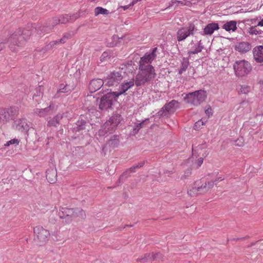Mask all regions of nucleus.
I'll return each instance as SVG.
<instances>
[{
  "label": "nucleus",
  "instance_id": "1",
  "mask_svg": "<svg viewBox=\"0 0 263 263\" xmlns=\"http://www.w3.org/2000/svg\"><path fill=\"white\" fill-rule=\"evenodd\" d=\"M61 24L59 17H55L49 20L45 25L42 26L37 24L35 26L28 25L26 29L22 30L19 28L11 34L8 39L7 43L9 48L12 52H17L24 44L25 41L34 32L42 34L50 33L53 27L58 24Z\"/></svg>",
  "mask_w": 263,
  "mask_h": 263
},
{
  "label": "nucleus",
  "instance_id": "2",
  "mask_svg": "<svg viewBox=\"0 0 263 263\" xmlns=\"http://www.w3.org/2000/svg\"><path fill=\"white\" fill-rule=\"evenodd\" d=\"M156 76L155 70L152 65H139V71L135 78V84L137 86H141L154 79Z\"/></svg>",
  "mask_w": 263,
  "mask_h": 263
},
{
  "label": "nucleus",
  "instance_id": "3",
  "mask_svg": "<svg viewBox=\"0 0 263 263\" xmlns=\"http://www.w3.org/2000/svg\"><path fill=\"white\" fill-rule=\"evenodd\" d=\"M59 217L63 219V222L65 223H70L74 218L80 217L84 218L85 214L84 211L80 209H68L67 208H61L59 213Z\"/></svg>",
  "mask_w": 263,
  "mask_h": 263
},
{
  "label": "nucleus",
  "instance_id": "4",
  "mask_svg": "<svg viewBox=\"0 0 263 263\" xmlns=\"http://www.w3.org/2000/svg\"><path fill=\"white\" fill-rule=\"evenodd\" d=\"M207 97V93L204 90H199L193 92L189 93L184 98L186 102L194 105H199L204 102Z\"/></svg>",
  "mask_w": 263,
  "mask_h": 263
},
{
  "label": "nucleus",
  "instance_id": "5",
  "mask_svg": "<svg viewBox=\"0 0 263 263\" xmlns=\"http://www.w3.org/2000/svg\"><path fill=\"white\" fill-rule=\"evenodd\" d=\"M18 114L17 107L10 108H0V124H5L11 120H13Z\"/></svg>",
  "mask_w": 263,
  "mask_h": 263
},
{
  "label": "nucleus",
  "instance_id": "6",
  "mask_svg": "<svg viewBox=\"0 0 263 263\" xmlns=\"http://www.w3.org/2000/svg\"><path fill=\"white\" fill-rule=\"evenodd\" d=\"M233 68L235 74L238 77L245 76L252 70L250 63L245 60L236 61L233 64Z\"/></svg>",
  "mask_w": 263,
  "mask_h": 263
},
{
  "label": "nucleus",
  "instance_id": "7",
  "mask_svg": "<svg viewBox=\"0 0 263 263\" xmlns=\"http://www.w3.org/2000/svg\"><path fill=\"white\" fill-rule=\"evenodd\" d=\"M223 178L220 177L213 180H208L205 179H201L196 181V184L197 186L200 194L205 193L209 191L213 187L215 182L222 181Z\"/></svg>",
  "mask_w": 263,
  "mask_h": 263
},
{
  "label": "nucleus",
  "instance_id": "8",
  "mask_svg": "<svg viewBox=\"0 0 263 263\" xmlns=\"http://www.w3.org/2000/svg\"><path fill=\"white\" fill-rule=\"evenodd\" d=\"M115 100V92H108L100 100L99 108L101 110H106L111 108L113 102Z\"/></svg>",
  "mask_w": 263,
  "mask_h": 263
},
{
  "label": "nucleus",
  "instance_id": "9",
  "mask_svg": "<svg viewBox=\"0 0 263 263\" xmlns=\"http://www.w3.org/2000/svg\"><path fill=\"white\" fill-rule=\"evenodd\" d=\"M195 26L193 23H190L187 26L178 29L177 32L176 37L177 40L180 42L184 40L190 35H193Z\"/></svg>",
  "mask_w": 263,
  "mask_h": 263
},
{
  "label": "nucleus",
  "instance_id": "10",
  "mask_svg": "<svg viewBox=\"0 0 263 263\" xmlns=\"http://www.w3.org/2000/svg\"><path fill=\"white\" fill-rule=\"evenodd\" d=\"M13 126L20 132L27 134L30 128H32V124L25 118H21L14 121Z\"/></svg>",
  "mask_w": 263,
  "mask_h": 263
},
{
  "label": "nucleus",
  "instance_id": "11",
  "mask_svg": "<svg viewBox=\"0 0 263 263\" xmlns=\"http://www.w3.org/2000/svg\"><path fill=\"white\" fill-rule=\"evenodd\" d=\"M33 230L35 236L40 242L43 243L48 240L50 233L48 230L44 229L41 226L35 227Z\"/></svg>",
  "mask_w": 263,
  "mask_h": 263
},
{
  "label": "nucleus",
  "instance_id": "12",
  "mask_svg": "<svg viewBox=\"0 0 263 263\" xmlns=\"http://www.w3.org/2000/svg\"><path fill=\"white\" fill-rule=\"evenodd\" d=\"M157 48H155L151 53L145 54L143 57L141 58L139 65L147 66V64L151 63L156 58L155 52Z\"/></svg>",
  "mask_w": 263,
  "mask_h": 263
},
{
  "label": "nucleus",
  "instance_id": "13",
  "mask_svg": "<svg viewBox=\"0 0 263 263\" xmlns=\"http://www.w3.org/2000/svg\"><path fill=\"white\" fill-rule=\"evenodd\" d=\"M193 151L195 153H197L198 156L201 155V157L202 156L205 158L209 155L210 153L208 145L205 142L198 145L194 149H193Z\"/></svg>",
  "mask_w": 263,
  "mask_h": 263
},
{
  "label": "nucleus",
  "instance_id": "14",
  "mask_svg": "<svg viewBox=\"0 0 263 263\" xmlns=\"http://www.w3.org/2000/svg\"><path fill=\"white\" fill-rule=\"evenodd\" d=\"M103 80L97 79L92 80L89 83L88 89L91 93H93L99 90L103 85Z\"/></svg>",
  "mask_w": 263,
  "mask_h": 263
},
{
  "label": "nucleus",
  "instance_id": "15",
  "mask_svg": "<svg viewBox=\"0 0 263 263\" xmlns=\"http://www.w3.org/2000/svg\"><path fill=\"white\" fill-rule=\"evenodd\" d=\"M80 16V12L72 15L65 14L59 17L61 24H66L68 22H73Z\"/></svg>",
  "mask_w": 263,
  "mask_h": 263
},
{
  "label": "nucleus",
  "instance_id": "16",
  "mask_svg": "<svg viewBox=\"0 0 263 263\" xmlns=\"http://www.w3.org/2000/svg\"><path fill=\"white\" fill-rule=\"evenodd\" d=\"M115 117L112 116L104 124V128L106 133L109 134L114 133L115 132Z\"/></svg>",
  "mask_w": 263,
  "mask_h": 263
},
{
  "label": "nucleus",
  "instance_id": "17",
  "mask_svg": "<svg viewBox=\"0 0 263 263\" xmlns=\"http://www.w3.org/2000/svg\"><path fill=\"white\" fill-rule=\"evenodd\" d=\"M254 59L258 63H263V46H259L253 49Z\"/></svg>",
  "mask_w": 263,
  "mask_h": 263
},
{
  "label": "nucleus",
  "instance_id": "18",
  "mask_svg": "<svg viewBox=\"0 0 263 263\" xmlns=\"http://www.w3.org/2000/svg\"><path fill=\"white\" fill-rule=\"evenodd\" d=\"M235 49L239 52L245 53L251 49V46L247 42H242L237 43L235 45Z\"/></svg>",
  "mask_w": 263,
  "mask_h": 263
},
{
  "label": "nucleus",
  "instance_id": "19",
  "mask_svg": "<svg viewBox=\"0 0 263 263\" xmlns=\"http://www.w3.org/2000/svg\"><path fill=\"white\" fill-rule=\"evenodd\" d=\"M219 28V26L217 23H210L205 27L203 29V32L205 35H211L215 30H217Z\"/></svg>",
  "mask_w": 263,
  "mask_h": 263
},
{
  "label": "nucleus",
  "instance_id": "20",
  "mask_svg": "<svg viewBox=\"0 0 263 263\" xmlns=\"http://www.w3.org/2000/svg\"><path fill=\"white\" fill-rule=\"evenodd\" d=\"M134 85V81L133 80L129 82L121 84L120 86L119 92L118 93L116 92V98L118 97L119 95H121V94L125 92L126 91H127L128 89L130 88Z\"/></svg>",
  "mask_w": 263,
  "mask_h": 263
},
{
  "label": "nucleus",
  "instance_id": "21",
  "mask_svg": "<svg viewBox=\"0 0 263 263\" xmlns=\"http://www.w3.org/2000/svg\"><path fill=\"white\" fill-rule=\"evenodd\" d=\"M178 106V102L175 100H172L168 104H166L162 108L165 109L167 112L171 113L173 112Z\"/></svg>",
  "mask_w": 263,
  "mask_h": 263
},
{
  "label": "nucleus",
  "instance_id": "22",
  "mask_svg": "<svg viewBox=\"0 0 263 263\" xmlns=\"http://www.w3.org/2000/svg\"><path fill=\"white\" fill-rule=\"evenodd\" d=\"M236 24L237 23L236 21H230L227 22L224 24H223L222 28L227 31H235L237 29Z\"/></svg>",
  "mask_w": 263,
  "mask_h": 263
},
{
  "label": "nucleus",
  "instance_id": "23",
  "mask_svg": "<svg viewBox=\"0 0 263 263\" xmlns=\"http://www.w3.org/2000/svg\"><path fill=\"white\" fill-rule=\"evenodd\" d=\"M51 108V105H50L49 106L45 108H35L33 110V112L34 114L40 116V117H45L47 116Z\"/></svg>",
  "mask_w": 263,
  "mask_h": 263
},
{
  "label": "nucleus",
  "instance_id": "24",
  "mask_svg": "<svg viewBox=\"0 0 263 263\" xmlns=\"http://www.w3.org/2000/svg\"><path fill=\"white\" fill-rule=\"evenodd\" d=\"M187 194L191 196H195L200 194L199 190L196 184V181L189 187Z\"/></svg>",
  "mask_w": 263,
  "mask_h": 263
},
{
  "label": "nucleus",
  "instance_id": "25",
  "mask_svg": "<svg viewBox=\"0 0 263 263\" xmlns=\"http://www.w3.org/2000/svg\"><path fill=\"white\" fill-rule=\"evenodd\" d=\"M62 118V116L58 115L55 116L53 119H51L48 122V126H57L59 124L60 120Z\"/></svg>",
  "mask_w": 263,
  "mask_h": 263
},
{
  "label": "nucleus",
  "instance_id": "26",
  "mask_svg": "<svg viewBox=\"0 0 263 263\" xmlns=\"http://www.w3.org/2000/svg\"><path fill=\"white\" fill-rule=\"evenodd\" d=\"M109 13L108 10L101 7H97L95 9V15L98 16L99 14L107 15Z\"/></svg>",
  "mask_w": 263,
  "mask_h": 263
},
{
  "label": "nucleus",
  "instance_id": "27",
  "mask_svg": "<svg viewBox=\"0 0 263 263\" xmlns=\"http://www.w3.org/2000/svg\"><path fill=\"white\" fill-rule=\"evenodd\" d=\"M107 83L108 86H112L115 83V73L114 71L112 72L107 78Z\"/></svg>",
  "mask_w": 263,
  "mask_h": 263
},
{
  "label": "nucleus",
  "instance_id": "28",
  "mask_svg": "<svg viewBox=\"0 0 263 263\" xmlns=\"http://www.w3.org/2000/svg\"><path fill=\"white\" fill-rule=\"evenodd\" d=\"M73 35V34L71 32L65 33L63 34V37L61 39L59 40V42H60L61 44H64L68 39H70L72 36Z\"/></svg>",
  "mask_w": 263,
  "mask_h": 263
},
{
  "label": "nucleus",
  "instance_id": "29",
  "mask_svg": "<svg viewBox=\"0 0 263 263\" xmlns=\"http://www.w3.org/2000/svg\"><path fill=\"white\" fill-rule=\"evenodd\" d=\"M137 3V0H133L131 3H130L129 5L124 6H119L117 10L120 13L121 12L122 10L125 11L128 9L130 7L133 6L134 5H135Z\"/></svg>",
  "mask_w": 263,
  "mask_h": 263
},
{
  "label": "nucleus",
  "instance_id": "30",
  "mask_svg": "<svg viewBox=\"0 0 263 263\" xmlns=\"http://www.w3.org/2000/svg\"><path fill=\"white\" fill-rule=\"evenodd\" d=\"M86 122L84 120H79L76 123L77 125V130H83L85 128Z\"/></svg>",
  "mask_w": 263,
  "mask_h": 263
},
{
  "label": "nucleus",
  "instance_id": "31",
  "mask_svg": "<svg viewBox=\"0 0 263 263\" xmlns=\"http://www.w3.org/2000/svg\"><path fill=\"white\" fill-rule=\"evenodd\" d=\"M204 158L205 157L202 156L196 160L193 164L194 166L196 168L200 167L203 164Z\"/></svg>",
  "mask_w": 263,
  "mask_h": 263
},
{
  "label": "nucleus",
  "instance_id": "32",
  "mask_svg": "<svg viewBox=\"0 0 263 263\" xmlns=\"http://www.w3.org/2000/svg\"><path fill=\"white\" fill-rule=\"evenodd\" d=\"M250 87L247 85H242L239 92L242 94H248L250 91Z\"/></svg>",
  "mask_w": 263,
  "mask_h": 263
},
{
  "label": "nucleus",
  "instance_id": "33",
  "mask_svg": "<svg viewBox=\"0 0 263 263\" xmlns=\"http://www.w3.org/2000/svg\"><path fill=\"white\" fill-rule=\"evenodd\" d=\"M144 163V161L139 162L138 164L130 167L129 170L130 172H135L137 169L142 167Z\"/></svg>",
  "mask_w": 263,
  "mask_h": 263
},
{
  "label": "nucleus",
  "instance_id": "34",
  "mask_svg": "<svg viewBox=\"0 0 263 263\" xmlns=\"http://www.w3.org/2000/svg\"><path fill=\"white\" fill-rule=\"evenodd\" d=\"M69 91H70L69 89H68V87L66 85H64V84H62L60 85L59 88L58 89V90L57 91V93L62 92V93H66L68 92Z\"/></svg>",
  "mask_w": 263,
  "mask_h": 263
},
{
  "label": "nucleus",
  "instance_id": "35",
  "mask_svg": "<svg viewBox=\"0 0 263 263\" xmlns=\"http://www.w3.org/2000/svg\"><path fill=\"white\" fill-rule=\"evenodd\" d=\"M59 44H61L60 42H59V40L51 41L47 45L46 48H47V49H51L52 48L56 47Z\"/></svg>",
  "mask_w": 263,
  "mask_h": 263
},
{
  "label": "nucleus",
  "instance_id": "36",
  "mask_svg": "<svg viewBox=\"0 0 263 263\" xmlns=\"http://www.w3.org/2000/svg\"><path fill=\"white\" fill-rule=\"evenodd\" d=\"M204 125V122L201 119L196 122L194 125V129L199 130Z\"/></svg>",
  "mask_w": 263,
  "mask_h": 263
},
{
  "label": "nucleus",
  "instance_id": "37",
  "mask_svg": "<svg viewBox=\"0 0 263 263\" xmlns=\"http://www.w3.org/2000/svg\"><path fill=\"white\" fill-rule=\"evenodd\" d=\"M202 47L200 45H198L195 48L192 50H191L189 52L190 55L195 54L198 53L202 51Z\"/></svg>",
  "mask_w": 263,
  "mask_h": 263
},
{
  "label": "nucleus",
  "instance_id": "38",
  "mask_svg": "<svg viewBox=\"0 0 263 263\" xmlns=\"http://www.w3.org/2000/svg\"><path fill=\"white\" fill-rule=\"evenodd\" d=\"M19 143V141L17 139H13L9 141H8L6 144H5V146H8L10 144H16L17 145Z\"/></svg>",
  "mask_w": 263,
  "mask_h": 263
},
{
  "label": "nucleus",
  "instance_id": "39",
  "mask_svg": "<svg viewBox=\"0 0 263 263\" xmlns=\"http://www.w3.org/2000/svg\"><path fill=\"white\" fill-rule=\"evenodd\" d=\"M178 5H180V6H190L192 5V3L191 2L187 1V0H182L181 1H178Z\"/></svg>",
  "mask_w": 263,
  "mask_h": 263
},
{
  "label": "nucleus",
  "instance_id": "40",
  "mask_svg": "<svg viewBox=\"0 0 263 263\" xmlns=\"http://www.w3.org/2000/svg\"><path fill=\"white\" fill-rule=\"evenodd\" d=\"M36 93H34V95L33 96V99L36 100L35 98L37 97H40V96H42V93L41 92V87L40 86L39 87L36 89Z\"/></svg>",
  "mask_w": 263,
  "mask_h": 263
},
{
  "label": "nucleus",
  "instance_id": "41",
  "mask_svg": "<svg viewBox=\"0 0 263 263\" xmlns=\"http://www.w3.org/2000/svg\"><path fill=\"white\" fill-rule=\"evenodd\" d=\"M248 32L250 34H255L257 35L258 33V31L255 27H251L249 28Z\"/></svg>",
  "mask_w": 263,
  "mask_h": 263
},
{
  "label": "nucleus",
  "instance_id": "42",
  "mask_svg": "<svg viewBox=\"0 0 263 263\" xmlns=\"http://www.w3.org/2000/svg\"><path fill=\"white\" fill-rule=\"evenodd\" d=\"M191 174V171L190 170H186L183 175H182L181 177L182 180L185 179L187 177H189Z\"/></svg>",
  "mask_w": 263,
  "mask_h": 263
},
{
  "label": "nucleus",
  "instance_id": "43",
  "mask_svg": "<svg viewBox=\"0 0 263 263\" xmlns=\"http://www.w3.org/2000/svg\"><path fill=\"white\" fill-rule=\"evenodd\" d=\"M143 123H137L135 126V128H134V130L135 132H134L135 134L137 133V132L139 130V129L142 127V124Z\"/></svg>",
  "mask_w": 263,
  "mask_h": 263
},
{
  "label": "nucleus",
  "instance_id": "44",
  "mask_svg": "<svg viewBox=\"0 0 263 263\" xmlns=\"http://www.w3.org/2000/svg\"><path fill=\"white\" fill-rule=\"evenodd\" d=\"M205 113L209 117L211 115H212V110L211 108H208L207 109L205 110Z\"/></svg>",
  "mask_w": 263,
  "mask_h": 263
},
{
  "label": "nucleus",
  "instance_id": "45",
  "mask_svg": "<svg viewBox=\"0 0 263 263\" xmlns=\"http://www.w3.org/2000/svg\"><path fill=\"white\" fill-rule=\"evenodd\" d=\"M5 42L0 40V50H3L5 47Z\"/></svg>",
  "mask_w": 263,
  "mask_h": 263
},
{
  "label": "nucleus",
  "instance_id": "46",
  "mask_svg": "<svg viewBox=\"0 0 263 263\" xmlns=\"http://www.w3.org/2000/svg\"><path fill=\"white\" fill-rule=\"evenodd\" d=\"M186 68H187V65L182 66V67L180 69L179 72L182 73L183 71H185Z\"/></svg>",
  "mask_w": 263,
  "mask_h": 263
},
{
  "label": "nucleus",
  "instance_id": "47",
  "mask_svg": "<svg viewBox=\"0 0 263 263\" xmlns=\"http://www.w3.org/2000/svg\"><path fill=\"white\" fill-rule=\"evenodd\" d=\"M178 4V1H177V0H172L171 1V6H173L174 4Z\"/></svg>",
  "mask_w": 263,
  "mask_h": 263
},
{
  "label": "nucleus",
  "instance_id": "48",
  "mask_svg": "<svg viewBox=\"0 0 263 263\" xmlns=\"http://www.w3.org/2000/svg\"><path fill=\"white\" fill-rule=\"evenodd\" d=\"M257 25L259 26H263V19L258 22Z\"/></svg>",
  "mask_w": 263,
  "mask_h": 263
},
{
  "label": "nucleus",
  "instance_id": "49",
  "mask_svg": "<svg viewBox=\"0 0 263 263\" xmlns=\"http://www.w3.org/2000/svg\"><path fill=\"white\" fill-rule=\"evenodd\" d=\"M102 56H103L104 58H105L106 57H107V53L104 52L102 54Z\"/></svg>",
  "mask_w": 263,
  "mask_h": 263
},
{
  "label": "nucleus",
  "instance_id": "50",
  "mask_svg": "<svg viewBox=\"0 0 263 263\" xmlns=\"http://www.w3.org/2000/svg\"><path fill=\"white\" fill-rule=\"evenodd\" d=\"M156 255L158 256V255H159V254L158 253V254H156L154 255V259H156V257L155 256Z\"/></svg>",
  "mask_w": 263,
  "mask_h": 263
},
{
  "label": "nucleus",
  "instance_id": "51",
  "mask_svg": "<svg viewBox=\"0 0 263 263\" xmlns=\"http://www.w3.org/2000/svg\"><path fill=\"white\" fill-rule=\"evenodd\" d=\"M260 84L263 85V80L260 82Z\"/></svg>",
  "mask_w": 263,
  "mask_h": 263
},
{
  "label": "nucleus",
  "instance_id": "52",
  "mask_svg": "<svg viewBox=\"0 0 263 263\" xmlns=\"http://www.w3.org/2000/svg\"><path fill=\"white\" fill-rule=\"evenodd\" d=\"M59 96H57V95H55V96H54V98H58Z\"/></svg>",
  "mask_w": 263,
  "mask_h": 263
},
{
  "label": "nucleus",
  "instance_id": "53",
  "mask_svg": "<svg viewBox=\"0 0 263 263\" xmlns=\"http://www.w3.org/2000/svg\"><path fill=\"white\" fill-rule=\"evenodd\" d=\"M111 144H112L113 143V142H112V140H111Z\"/></svg>",
  "mask_w": 263,
  "mask_h": 263
},
{
  "label": "nucleus",
  "instance_id": "54",
  "mask_svg": "<svg viewBox=\"0 0 263 263\" xmlns=\"http://www.w3.org/2000/svg\"><path fill=\"white\" fill-rule=\"evenodd\" d=\"M111 144H112L113 143V142H112V140H111Z\"/></svg>",
  "mask_w": 263,
  "mask_h": 263
},
{
  "label": "nucleus",
  "instance_id": "55",
  "mask_svg": "<svg viewBox=\"0 0 263 263\" xmlns=\"http://www.w3.org/2000/svg\"><path fill=\"white\" fill-rule=\"evenodd\" d=\"M111 144H112L113 143V142H112V140H111Z\"/></svg>",
  "mask_w": 263,
  "mask_h": 263
},
{
  "label": "nucleus",
  "instance_id": "56",
  "mask_svg": "<svg viewBox=\"0 0 263 263\" xmlns=\"http://www.w3.org/2000/svg\"><path fill=\"white\" fill-rule=\"evenodd\" d=\"M48 175H46V177H47V178H48Z\"/></svg>",
  "mask_w": 263,
  "mask_h": 263
}]
</instances>
